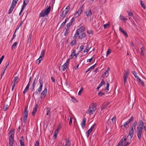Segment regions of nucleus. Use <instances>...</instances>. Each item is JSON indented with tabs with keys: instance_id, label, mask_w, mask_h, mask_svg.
<instances>
[{
	"instance_id": "obj_1",
	"label": "nucleus",
	"mask_w": 146,
	"mask_h": 146,
	"mask_svg": "<svg viewBox=\"0 0 146 146\" xmlns=\"http://www.w3.org/2000/svg\"><path fill=\"white\" fill-rule=\"evenodd\" d=\"M51 7L49 6L48 7L47 6L46 8L44 10H42L40 13L39 17H44L46 15H48L49 14L50 11Z\"/></svg>"
},
{
	"instance_id": "obj_2",
	"label": "nucleus",
	"mask_w": 146,
	"mask_h": 146,
	"mask_svg": "<svg viewBox=\"0 0 146 146\" xmlns=\"http://www.w3.org/2000/svg\"><path fill=\"white\" fill-rule=\"evenodd\" d=\"M96 110V105L94 104H92L89 106V108L86 113L87 114H89L90 115L93 114V112H94Z\"/></svg>"
},
{
	"instance_id": "obj_3",
	"label": "nucleus",
	"mask_w": 146,
	"mask_h": 146,
	"mask_svg": "<svg viewBox=\"0 0 146 146\" xmlns=\"http://www.w3.org/2000/svg\"><path fill=\"white\" fill-rule=\"evenodd\" d=\"M143 126L144 123L143 122V121L142 120H139L138 123V126H137V129L143 130Z\"/></svg>"
},
{
	"instance_id": "obj_4",
	"label": "nucleus",
	"mask_w": 146,
	"mask_h": 146,
	"mask_svg": "<svg viewBox=\"0 0 146 146\" xmlns=\"http://www.w3.org/2000/svg\"><path fill=\"white\" fill-rule=\"evenodd\" d=\"M47 89L46 88H45L44 90L42 91V92L41 93V96L40 98H44L46 96V94L47 93Z\"/></svg>"
},
{
	"instance_id": "obj_5",
	"label": "nucleus",
	"mask_w": 146,
	"mask_h": 146,
	"mask_svg": "<svg viewBox=\"0 0 146 146\" xmlns=\"http://www.w3.org/2000/svg\"><path fill=\"white\" fill-rule=\"evenodd\" d=\"M142 130H139L138 129H137V137L139 140H140V139L141 138V135L142 133Z\"/></svg>"
},
{
	"instance_id": "obj_6",
	"label": "nucleus",
	"mask_w": 146,
	"mask_h": 146,
	"mask_svg": "<svg viewBox=\"0 0 146 146\" xmlns=\"http://www.w3.org/2000/svg\"><path fill=\"white\" fill-rule=\"evenodd\" d=\"M38 107V104H36L35 106V108H34L33 111L32 113V114L33 116H34L35 115V114L37 111Z\"/></svg>"
},
{
	"instance_id": "obj_7",
	"label": "nucleus",
	"mask_w": 146,
	"mask_h": 146,
	"mask_svg": "<svg viewBox=\"0 0 146 146\" xmlns=\"http://www.w3.org/2000/svg\"><path fill=\"white\" fill-rule=\"evenodd\" d=\"M128 75V73L127 71H126L124 73L123 76V78H124L123 80L124 84H125L127 82V76Z\"/></svg>"
},
{
	"instance_id": "obj_8",
	"label": "nucleus",
	"mask_w": 146,
	"mask_h": 146,
	"mask_svg": "<svg viewBox=\"0 0 146 146\" xmlns=\"http://www.w3.org/2000/svg\"><path fill=\"white\" fill-rule=\"evenodd\" d=\"M14 130L12 129L11 131H9V133L10 134L11 133V135L9 137V139H14Z\"/></svg>"
},
{
	"instance_id": "obj_9",
	"label": "nucleus",
	"mask_w": 146,
	"mask_h": 146,
	"mask_svg": "<svg viewBox=\"0 0 146 146\" xmlns=\"http://www.w3.org/2000/svg\"><path fill=\"white\" fill-rule=\"evenodd\" d=\"M39 82L40 83V86L37 89L38 90L40 91H41L42 90V88L43 86V81L42 80L40 79L39 80Z\"/></svg>"
},
{
	"instance_id": "obj_10",
	"label": "nucleus",
	"mask_w": 146,
	"mask_h": 146,
	"mask_svg": "<svg viewBox=\"0 0 146 146\" xmlns=\"http://www.w3.org/2000/svg\"><path fill=\"white\" fill-rule=\"evenodd\" d=\"M39 82L40 83V86L37 89L38 90L40 91H41L42 90V88L43 86V81L42 80L40 79L39 80Z\"/></svg>"
},
{
	"instance_id": "obj_11",
	"label": "nucleus",
	"mask_w": 146,
	"mask_h": 146,
	"mask_svg": "<svg viewBox=\"0 0 146 146\" xmlns=\"http://www.w3.org/2000/svg\"><path fill=\"white\" fill-rule=\"evenodd\" d=\"M15 6L16 5L13 3H12L8 12V14H10L12 13V11L13 10L14 8L15 7Z\"/></svg>"
},
{
	"instance_id": "obj_12",
	"label": "nucleus",
	"mask_w": 146,
	"mask_h": 146,
	"mask_svg": "<svg viewBox=\"0 0 146 146\" xmlns=\"http://www.w3.org/2000/svg\"><path fill=\"white\" fill-rule=\"evenodd\" d=\"M86 120V118H84L81 123V125L83 129L84 128V127L85 126Z\"/></svg>"
},
{
	"instance_id": "obj_13",
	"label": "nucleus",
	"mask_w": 146,
	"mask_h": 146,
	"mask_svg": "<svg viewBox=\"0 0 146 146\" xmlns=\"http://www.w3.org/2000/svg\"><path fill=\"white\" fill-rule=\"evenodd\" d=\"M86 16L88 17L90 16L92 14V11L91 9L88 10L85 13Z\"/></svg>"
},
{
	"instance_id": "obj_14",
	"label": "nucleus",
	"mask_w": 146,
	"mask_h": 146,
	"mask_svg": "<svg viewBox=\"0 0 146 146\" xmlns=\"http://www.w3.org/2000/svg\"><path fill=\"white\" fill-rule=\"evenodd\" d=\"M119 31L126 37H128V35L125 31H124L120 27L119 28Z\"/></svg>"
},
{
	"instance_id": "obj_15",
	"label": "nucleus",
	"mask_w": 146,
	"mask_h": 146,
	"mask_svg": "<svg viewBox=\"0 0 146 146\" xmlns=\"http://www.w3.org/2000/svg\"><path fill=\"white\" fill-rule=\"evenodd\" d=\"M40 91L38 89H37L36 91L33 93V97L34 98V99H35V95L36 96L37 94H40Z\"/></svg>"
},
{
	"instance_id": "obj_16",
	"label": "nucleus",
	"mask_w": 146,
	"mask_h": 146,
	"mask_svg": "<svg viewBox=\"0 0 146 146\" xmlns=\"http://www.w3.org/2000/svg\"><path fill=\"white\" fill-rule=\"evenodd\" d=\"M30 85V84L29 83H28V84L27 85L24 91L23 92V94H25L28 91Z\"/></svg>"
},
{
	"instance_id": "obj_17",
	"label": "nucleus",
	"mask_w": 146,
	"mask_h": 146,
	"mask_svg": "<svg viewBox=\"0 0 146 146\" xmlns=\"http://www.w3.org/2000/svg\"><path fill=\"white\" fill-rule=\"evenodd\" d=\"M119 19L123 21H126L127 20V19L123 15H120L119 17Z\"/></svg>"
},
{
	"instance_id": "obj_18",
	"label": "nucleus",
	"mask_w": 146,
	"mask_h": 146,
	"mask_svg": "<svg viewBox=\"0 0 146 146\" xmlns=\"http://www.w3.org/2000/svg\"><path fill=\"white\" fill-rule=\"evenodd\" d=\"M86 36V34L84 33H83L81 34H80L79 36V38L80 39H82V38H84Z\"/></svg>"
},
{
	"instance_id": "obj_19",
	"label": "nucleus",
	"mask_w": 146,
	"mask_h": 146,
	"mask_svg": "<svg viewBox=\"0 0 146 146\" xmlns=\"http://www.w3.org/2000/svg\"><path fill=\"white\" fill-rule=\"evenodd\" d=\"M83 5H82V6H81L80 9L78 11L76 12L77 13L79 14V15H80L82 13V12L83 10Z\"/></svg>"
},
{
	"instance_id": "obj_20",
	"label": "nucleus",
	"mask_w": 146,
	"mask_h": 146,
	"mask_svg": "<svg viewBox=\"0 0 146 146\" xmlns=\"http://www.w3.org/2000/svg\"><path fill=\"white\" fill-rule=\"evenodd\" d=\"M45 52V50H42L41 52L40 55L39 57L40 58H43L44 56V53Z\"/></svg>"
},
{
	"instance_id": "obj_21",
	"label": "nucleus",
	"mask_w": 146,
	"mask_h": 146,
	"mask_svg": "<svg viewBox=\"0 0 146 146\" xmlns=\"http://www.w3.org/2000/svg\"><path fill=\"white\" fill-rule=\"evenodd\" d=\"M137 80L139 82V83H140L141 85L143 86H144V82H143V81L141 80L139 77L138 78H137Z\"/></svg>"
},
{
	"instance_id": "obj_22",
	"label": "nucleus",
	"mask_w": 146,
	"mask_h": 146,
	"mask_svg": "<svg viewBox=\"0 0 146 146\" xmlns=\"http://www.w3.org/2000/svg\"><path fill=\"white\" fill-rule=\"evenodd\" d=\"M19 79V77L18 76H16L15 77L13 81L12 82V83H13V84H15V83H17L18 82V81H17V80Z\"/></svg>"
},
{
	"instance_id": "obj_23",
	"label": "nucleus",
	"mask_w": 146,
	"mask_h": 146,
	"mask_svg": "<svg viewBox=\"0 0 146 146\" xmlns=\"http://www.w3.org/2000/svg\"><path fill=\"white\" fill-rule=\"evenodd\" d=\"M134 132L133 131H132L129 130V135L127 136V137H128L129 135L130 137V139H131L132 138L134 134Z\"/></svg>"
},
{
	"instance_id": "obj_24",
	"label": "nucleus",
	"mask_w": 146,
	"mask_h": 146,
	"mask_svg": "<svg viewBox=\"0 0 146 146\" xmlns=\"http://www.w3.org/2000/svg\"><path fill=\"white\" fill-rule=\"evenodd\" d=\"M24 115L28 116V111H27V108L26 107L25 108Z\"/></svg>"
},
{
	"instance_id": "obj_25",
	"label": "nucleus",
	"mask_w": 146,
	"mask_h": 146,
	"mask_svg": "<svg viewBox=\"0 0 146 146\" xmlns=\"http://www.w3.org/2000/svg\"><path fill=\"white\" fill-rule=\"evenodd\" d=\"M58 133V129L55 131V132L54 133V136H53V138L54 139H55L56 138L57 136V135Z\"/></svg>"
},
{
	"instance_id": "obj_26",
	"label": "nucleus",
	"mask_w": 146,
	"mask_h": 146,
	"mask_svg": "<svg viewBox=\"0 0 146 146\" xmlns=\"http://www.w3.org/2000/svg\"><path fill=\"white\" fill-rule=\"evenodd\" d=\"M109 103H106L105 104L103 105V106L101 108V110H103L105 109Z\"/></svg>"
},
{
	"instance_id": "obj_27",
	"label": "nucleus",
	"mask_w": 146,
	"mask_h": 146,
	"mask_svg": "<svg viewBox=\"0 0 146 146\" xmlns=\"http://www.w3.org/2000/svg\"><path fill=\"white\" fill-rule=\"evenodd\" d=\"M76 40H73L71 42V45L72 46L76 45Z\"/></svg>"
},
{
	"instance_id": "obj_28",
	"label": "nucleus",
	"mask_w": 146,
	"mask_h": 146,
	"mask_svg": "<svg viewBox=\"0 0 146 146\" xmlns=\"http://www.w3.org/2000/svg\"><path fill=\"white\" fill-rule=\"evenodd\" d=\"M69 29L68 28L66 29L64 33V35L65 36H67L69 33Z\"/></svg>"
},
{
	"instance_id": "obj_29",
	"label": "nucleus",
	"mask_w": 146,
	"mask_h": 146,
	"mask_svg": "<svg viewBox=\"0 0 146 146\" xmlns=\"http://www.w3.org/2000/svg\"><path fill=\"white\" fill-rule=\"evenodd\" d=\"M43 59V58H40L39 57L36 61V63L38 64Z\"/></svg>"
},
{
	"instance_id": "obj_30",
	"label": "nucleus",
	"mask_w": 146,
	"mask_h": 146,
	"mask_svg": "<svg viewBox=\"0 0 146 146\" xmlns=\"http://www.w3.org/2000/svg\"><path fill=\"white\" fill-rule=\"evenodd\" d=\"M137 124V122L136 121H135L134 123L132 124L131 127H134V129H135V127Z\"/></svg>"
},
{
	"instance_id": "obj_31",
	"label": "nucleus",
	"mask_w": 146,
	"mask_h": 146,
	"mask_svg": "<svg viewBox=\"0 0 146 146\" xmlns=\"http://www.w3.org/2000/svg\"><path fill=\"white\" fill-rule=\"evenodd\" d=\"M141 54L143 56L144 55V48H143V47H142V48H141Z\"/></svg>"
},
{
	"instance_id": "obj_32",
	"label": "nucleus",
	"mask_w": 146,
	"mask_h": 146,
	"mask_svg": "<svg viewBox=\"0 0 146 146\" xmlns=\"http://www.w3.org/2000/svg\"><path fill=\"white\" fill-rule=\"evenodd\" d=\"M90 49V48L88 46H87L86 47V48L84 50V53L87 52H88Z\"/></svg>"
},
{
	"instance_id": "obj_33",
	"label": "nucleus",
	"mask_w": 146,
	"mask_h": 146,
	"mask_svg": "<svg viewBox=\"0 0 146 146\" xmlns=\"http://www.w3.org/2000/svg\"><path fill=\"white\" fill-rule=\"evenodd\" d=\"M8 106L7 104L6 105L5 104L3 107V110L4 111H6L8 109Z\"/></svg>"
},
{
	"instance_id": "obj_34",
	"label": "nucleus",
	"mask_w": 146,
	"mask_h": 146,
	"mask_svg": "<svg viewBox=\"0 0 146 146\" xmlns=\"http://www.w3.org/2000/svg\"><path fill=\"white\" fill-rule=\"evenodd\" d=\"M20 142L21 146H25L24 140L23 139H20Z\"/></svg>"
},
{
	"instance_id": "obj_35",
	"label": "nucleus",
	"mask_w": 146,
	"mask_h": 146,
	"mask_svg": "<svg viewBox=\"0 0 146 146\" xmlns=\"http://www.w3.org/2000/svg\"><path fill=\"white\" fill-rule=\"evenodd\" d=\"M67 66H65V65H63L62 66H61V68L62 69V70L64 71L66 68H67Z\"/></svg>"
},
{
	"instance_id": "obj_36",
	"label": "nucleus",
	"mask_w": 146,
	"mask_h": 146,
	"mask_svg": "<svg viewBox=\"0 0 146 146\" xmlns=\"http://www.w3.org/2000/svg\"><path fill=\"white\" fill-rule=\"evenodd\" d=\"M17 44V42H15L13 44V45L11 47L12 49L13 50L14 48H15V47L16 46Z\"/></svg>"
},
{
	"instance_id": "obj_37",
	"label": "nucleus",
	"mask_w": 146,
	"mask_h": 146,
	"mask_svg": "<svg viewBox=\"0 0 146 146\" xmlns=\"http://www.w3.org/2000/svg\"><path fill=\"white\" fill-rule=\"evenodd\" d=\"M96 125L95 124H94L90 127V128L89 129V130L91 132L93 129L94 128L95 125Z\"/></svg>"
},
{
	"instance_id": "obj_38",
	"label": "nucleus",
	"mask_w": 146,
	"mask_h": 146,
	"mask_svg": "<svg viewBox=\"0 0 146 146\" xmlns=\"http://www.w3.org/2000/svg\"><path fill=\"white\" fill-rule=\"evenodd\" d=\"M78 29L81 32L84 31L85 30V28L84 27H82Z\"/></svg>"
},
{
	"instance_id": "obj_39",
	"label": "nucleus",
	"mask_w": 146,
	"mask_h": 146,
	"mask_svg": "<svg viewBox=\"0 0 146 146\" xmlns=\"http://www.w3.org/2000/svg\"><path fill=\"white\" fill-rule=\"evenodd\" d=\"M82 32L80 31V29H78L76 31V32L75 34L76 35H77L78 36L80 34V33H81Z\"/></svg>"
},
{
	"instance_id": "obj_40",
	"label": "nucleus",
	"mask_w": 146,
	"mask_h": 146,
	"mask_svg": "<svg viewBox=\"0 0 146 146\" xmlns=\"http://www.w3.org/2000/svg\"><path fill=\"white\" fill-rule=\"evenodd\" d=\"M105 93L102 92L101 91H99L98 93V95L100 96H102L105 94Z\"/></svg>"
},
{
	"instance_id": "obj_41",
	"label": "nucleus",
	"mask_w": 146,
	"mask_h": 146,
	"mask_svg": "<svg viewBox=\"0 0 146 146\" xmlns=\"http://www.w3.org/2000/svg\"><path fill=\"white\" fill-rule=\"evenodd\" d=\"M14 139H9V144H13Z\"/></svg>"
},
{
	"instance_id": "obj_42",
	"label": "nucleus",
	"mask_w": 146,
	"mask_h": 146,
	"mask_svg": "<svg viewBox=\"0 0 146 146\" xmlns=\"http://www.w3.org/2000/svg\"><path fill=\"white\" fill-rule=\"evenodd\" d=\"M96 65V64H95L93 65L92 66L90 67L89 68H88V70H87L86 72V73L88 71L90 70V69H94Z\"/></svg>"
},
{
	"instance_id": "obj_43",
	"label": "nucleus",
	"mask_w": 146,
	"mask_h": 146,
	"mask_svg": "<svg viewBox=\"0 0 146 146\" xmlns=\"http://www.w3.org/2000/svg\"><path fill=\"white\" fill-rule=\"evenodd\" d=\"M70 143L69 140L67 141L65 145L64 146H70Z\"/></svg>"
},
{
	"instance_id": "obj_44",
	"label": "nucleus",
	"mask_w": 146,
	"mask_h": 146,
	"mask_svg": "<svg viewBox=\"0 0 146 146\" xmlns=\"http://www.w3.org/2000/svg\"><path fill=\"white\" fill-rule=\"evenodd\" d=\"M105 84V82L104 81V80L102 79V82H101L100 84L99 85L100 87H101L103 85Z\"/></svg>"
},
{
	"instance_id": "obj_45",
	"label": "nucleus",
	"mask_w": 146,
	"mask_h": 146,
	"mask_svg": "<svg viewBox=\"0 0 146 146\" xmlns=\"http://www.w3.org/2000/svg\"><path fill=\"white\" fill-rule=\"evenodd\" d=\"M70 4H69L68 5L67 7H66L65 9V10H66V11H69L70 10Z\"/></svg>"
},
{
	"instance_id": "obj_46",
	"label": "nucleus",
	"mask_w": 146,
	"mask_h": 146,
	"mask_svg": "<svg viewBox=\"0 0 146 146\" xmlns=\"http://www.w3.org/2000/svg\"><path fill=\"white\" fill-rule=\"evenodd\" d=\"M46 115H48L50 113V109L49 108H46Z\"/></svg>"
},
{
	"instance_id": "obj_47",
	"label": "nucleus",
	"mask_w": 146,
	"mask_h": 146,
	"mask_svg": "<svg viewBox=\"0 0 146 146\" xmlns=\"http://www.w3.org/2000/svg\"><path fill=\"white\" fill-rule=\"evenodd\" d=\"M83 90H84L83 87H81V89L79 91V92H78V95H81V94H82V91H83Z\"/></svg>"
},
{
	"instance_id": "obj_48",
	"label": "nucleus",
	"mask_w": 146,
	"mask_h": 146,
	"mask_svg": "<svg viewBox=\"0 0 146 146\" xmlns=\"http://www.w3.org/2000/svg\"><path fill=\"white\" fill-rule=\"evenodd\" d=\"M140 1V2H141V6L142 7H143L144 9H145V6L144 5V3H143V1L141 0Z\"/></svg>"
},
{
	"instance_id": "obj_49",
	"label": "nucleus",
	"mask_w": 146,
	"mask_h": 146,
	"mask_svg": "<svg viewBox=\"0 0 146 146\" xmlns=\"http://www.w3.org/2000/svg\"><path fill=\"white\" fill-rule=\"evenodd\" d=\"M127 12L128 13V15L129 16H130L131 17H133V13L130 11H127Z\"/></svg>"
},
{
	"instance_id": "obj_50",
	"label": "nucleus",
	"mask_w": 146,
	"mask_h": 146,
	"mask_svg": "<svg viewBox=\"0 0 146 146\" xmlns=\"http://www.w3.org/2000/svg\"><path fill=\"white\" fill-rule=\"evenodd\" d=\"M133 119H134L133 117V116H132L131 117V118H130V119H129L127 121L128 122V123H130L131 122V121H133Z\"/></svg>"
},
{
	"instance_id": "obj_51",
	"label": "nucleus",
	"mask_w": 146,
	"mask_h": 146,
	"mask_svg": "<svg viewBox=\"0 0 146 146\" xmlns=\"http://www.w3.org/2000/svg\"><path fill=\"white\" fill-rule=\"evenodd\" d=\"M125 137H126V136H125ZM126 140V139L125 138V137H124L121 140V141H119L120 142H121L123 144V141H125Z\"/></svg>"
},
{
	"instance_id": "obj_52",
	"label": "nucleus",
	"mask_w": 146,
	"mask_h": 146,
	"mask_svg": "<svg viewBox=\"0 0 146 146\" xmlns=\"http://www.w3.org/2000/svg\"><path fill=\"white\" fill-rule=\"evenodd\" d=\"M133 74H134L135 77L137 79V78H138L139 77L137 75V73L135 71H133L132 72Z\"/></svg>"
},
{
	"instance_id": "obj_53",
	"label": "nucleus",
	"mask_w": 146,
	"mask_h": 146,
	"mask_svg": "<svg viewBox=\"0 0 146 146\" xmlns=\"http://www.w3.org/2000/svg\"><path fill=\"white\" fill-rule=\"evenodd\" d=\"M110 84L108 82L107 83V85L106 88L105 89V90H109V89Z\"/></svg>"
},
{
	"instance_id": "obj_54",
	"label": "nucleus",
	"mask_w": 146,
	"mask_h": 146,
	"mask_svg": "<svg viewBox=\"0 0 146 146\" xmlns=\"http://www.w3.org/2000/svg\"><path fill=\"white\" fill-rule=\"evenodd\" d=\"M35 84H34V83H33L32 85H31V89L32 90V91L34 90V88H35Z\"/></svg>"
},
{
	"instance_id": "obj_55",
	"label": "nucleus",
	"mask_w": 146,
	"mask_h": 146,
	"mask_svg": "<svg viewBox=\"0 0 146 146\" xmlns=\"http://www.w3.org/2000/svg\"><path fill=\"white\" fill-rule=\"evenodd\" d=\"M110 25L109 23L106 24L104 25V29H106Z\"/></svg>"
},
{
	"instance_id": "obj_56",
	"label": "nucleus",
	"mask_w": 146,
	"mask_h": 146,
	"mask_svg": "<svg viewBox=\"0 0 146 146\" xmlns=\"http://www.w3.org/2000/svg\"><path fill=\"white\" fill-rule=\"evenodd\" d=\"M110 69V68L109 67H108L107 70L105 72H104V74L106 75V74H108Z\"/></svg>"
},
{
	"instance_id": "obj_57",
	"label": "nucleus",
	"mask_w": 146,
	"mask_h": 146,
	"mask_svg": "<svg viewBox=\"0 0 146 146\" xmlns=\"http://www.w3.org/2000/svg\"><path fill=\"white\" fill-rule=\"evenodd\" d=\"M91 133V132L89 130L86 132V134H87V137L88 138L89 137L90 134Z\"/></svg>"
},
{
	"instance_id": "obj_58",
	"label": "nucleus",
	"mask_w": 146,
	"mask_h": 146,
	"mask_svg": "<svg viewBox=\"0 0 146 146\" xmlns=\"http://www.w3.org/2000/svg\"><path fill=\"white\" fill-rule=\"evenodd\" d=\"M69 11H66V10H64L62 11V14L63 15H66L68 13Z\"/></svg>"
},
{
	"instance_id": "obj_59",
	"label": "nucleus",
	"mask_w": 146,
	"mask_h": 146,
	"mask_svg": "<svg viewBox=\"0 0 146 146\" xmlns=\"http://www.w3.org/2000/svg\"><path fill=\"white\" fill-rule=\"evenodd\" d=\"M28 118V116L26 115H24V121L25 122V123L27 121V119Z\"/></svg>"
},
{
	"instance_id": "obj_60",
	"label": "nucleus",
	"mask_w": 146,
	"mask_h": 146,
	"mask_svg": "<svg viewBox=\"0 0 146 146\" xmlns=\"http://www.w3.org/2000/svg\"><path fill=\"white\" fill-rule=\"evenodd\" d=\"M111 52V51L110 49H108L107 52L106 56H107L109 55Z\"/></svg>"
},
{
	"instance_id": "obj_61",
	"label": "nucleus",
	"mask_w": 146,
	"mask_h": 146,
	"mask_svg": "<svg viewBox=\"0 0 146 146\" xmlns=\"http://www.w3.org/2000/svg\"><path fill=\"white\" fill-rule=\"evenodd\" d=\"M18 0H13L12 3L15 5H16V4L17 3V2L18 1Z\"/></svg>"
},
{
	"instance_id": "obj_62",
	"label": "nucleus",
	"mask_w": 146,
	"mask_h": 146,
	"mask_svg": "<svg viewBox=\"0 0 146 146\" xmlns=\"http://www.w3.org/2000/svg\"><path fill=\"white\" fill-rule=\"evenodd\" d=\"M72 24V22H69V23H68L66 26L68 28L70 25H71Z\"/></svg>"
},
{
	"instance_id": "obj_63",
	"label": "nucleus",
	"mask_w": 146,
	"mask_h": 146,
	"mask_svg": "<svg viewBox=\"0 0 146 146\" xmlns=\"http://www.w3.org/2000/svg\"><path fill=\"white\" fill-rule=\"evenodd\" d=\"M72 117H70V121L69 123V124L70 125L72 123Z\"/></svg>"
},
{
	"instance_id": "obj_64",
	"label": "nucleus",
	"mask_w": 146,
	"mask_h": 146,
	"mask_svg": "<svg viewBox=\"0 0 146 146\" xmlns=\"http://www.w3.org/2000/svg\"><path fill=\"white\" fill-rule=\"evenodd\" d=\"M35 146H39V142L36 141L35 145Z\"/></svg>"
}]
</instances>
